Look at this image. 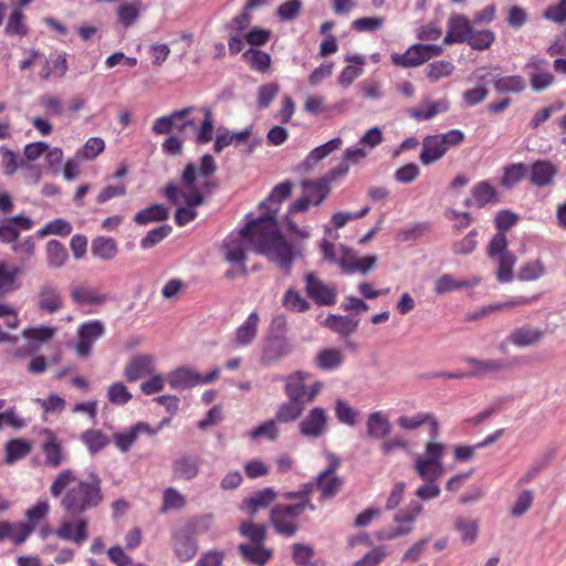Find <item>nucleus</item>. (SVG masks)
<instances>
[{"label": "nucleus", "mask_w": 566, "mask_h": 566, "mask_svg": "<svg viewBox=\"0 0 566 566\" xmlns=\"http://www.w3.org/2000/svg\"><path fill=\"white\" fill-rule=\"evenodd\" d=\"M277 497L276 492L272 488H265L255 492L253 495L243 500L244 507L253 515L258 511L270 506Z\"/></svg>", "instance_id": "36"}, {"label": "nucleus", "mask_w": 566, "mask_h": 566, "mask_svg": "<svg viewBox=\"0 0 566 566\" xmlns=\"http://www.w3.org/2000/svg\"><path fill=\"white\" fill-rule=\"evenodd\" d=\"M328 419V413L323 407H314L298 422V432L304 438L318 439L326 433Z\"/></svg>", "instance_id": "11"}, {"label": "nucleus", "mask_w": 566, "mask_h": 566, "mask_svg": "<svg viewBox=\"0 0 566 566\" xmlns=\"http://www.w3.org/2000/svg\"><path fill=\"white\" fill-rule=\"evenodd\" d=\"M81 441L85 444L91 454L98 453L109 443L108 437L97 429H87L82 432Z\"/></svg>", "instance_id": "49"}, {"label": "nucleus", "mask_w": 566, "mask_h": 566, "mask_svg": "<svg viewBox=\"0 0 566 566\" xmlns=\"http://www.w3.org/2000/svg\"><path fill=\"white\" fill-rule=\"evenodd\" d=\"M66 57L67 54L65 52H60L52 55L50 60H46L40 73L41 80L49 81L51 77H63L69 70Z\"/></svg>", "instance_id": "32"}, {"label": "nucleus", "mask_w": 566, "mask_h": 566, "mask_svg": "<svg viewBox=\"0 0 566 566\" xmlns=\"http://www.w3.org/2000/svg\"><path fill=\"white\" fill-rule=\"evenodd\" d=\"M21 273L20 268L0 261V300L20 287L18 277Z\"/></svg>", "instance_id": "29"}, {"label": "nucleus", "mask_w": 566, "mask_h": 566, "mask_svg": "<svg viewBox=\"0 0 566 566\" xmlns=\"http://www.w3.org/2000/svg\"><path fill=\"white\" fill-rule=\"evenodd\" d=\"M38 307L48 314H54L63 307L62 294L52 282H45L40 286Z\"/></svg>", "instance_id": "17"}, {"label": "nucleus", "mask_w": 566, "mask_h": 566, "mask_svg": "<svg viewBox=\"0 0 566 566\" xmlns=\"http://www.w3.org/2000/svg\"><path fill=\"white\" fill-rule=\"evenodd\" d=\"M471 193L476 206L480 208L500 202L496 189L488 180L476 182L472 187Z\"/></svg>", "instance_id": "35"}, {"label": "nucleus", "mask_w": 566, "mask_h": 566, "mask_svg": "<svg viewBox=\"0 0 566 566\" xmlns=\"http://www.w3.org/2000/svg\"><path fill=\"white\" fill-rule=\"evenodd\" d=\"M50 494L60 499L65 514H85L97 509L104 501L102 479L96 472L86 478L78 476L71 469L59 472L50 485Z\"/></svg>", "instance_id": "2"}, {"label": "nucleus", "mask_w": 566, "mask_h": 566, "mask_svg": "<svg viewBox=\"0 0 566 566\" xmlns=\"http://www.w3.org/2000/svg\"><path fill=\"white\" fill-rule=\"evenodd\" d=\"M238 549L245 562L258 566H264L273 557V549L264 544L241 543Z\"/></svg>", "instance_id": "25"}, {"label": "nucleus", "mask_w": 566, "mask_h": 566, "mask_svg": "<svg viewBox=\"0 0 566 566\" xmlns=\"http://www.w3.org/2000/svg\"><path fill=\"white\" fill-rule=\"evenodd\" d=\"M301 505L276 504L270 511V523L283 537H293L300 530L298 517L303 514Z\"/></svg>", "instance_id": "6"}, {"label": "nucleus", "mask_w": 566, "mask_h": 566, "mask_svg": "<svg viewBox=\"0 0 566 566\" xmlns=\"http://www.w3.org/2000/svg\"><path fill=\"white\" fill-rule=\"evenodd\" d=\"M4 33L8 36L23 38L29 34L27 17L20 7H15L8 17Z\"/></svg>", "instance_id": "42"}, {"label": "nucleus", "mask_w": 566, "mask_h": 566, "mask_svg": "<svg viewBox=\"0 0 566 566\" xmlns=\"http://www.w3.org/2000/svg\"><path fill=\"white\" fill-rule=\"evenodd\" d=\"M259 315L251 313L242 325L235 329L234 342L237 346H247L251 344L258 334Z\"/></svg>", "instance_id": "37"}, {"label": "nucleus", "mask_w": 566, "mask_h": 566, "mask_svg": "<svg viewBox=\"0 0 566 566\" xmlns=\"http://www.w3.org/2000/svg\"><path fill=\"white\" fill-rule=\"evenodd\" d=\"M450 104L446 98H441L433 102H426L418 107L409 109V115L418 122H423L433 118L440 113H444L449 109Z\"/></svg>", "instance_id": "30"}, {"label": "nucleus", "mask_w": 566, "mask_h": 566, "mask_svg": "<svg viewBox=\"0 0 566 566\" xmlns=\"http://www.w3.org/2000/svg\"><path fill=\"white\" fill-rule=\"evenodd\" d=\"M344 361V355L336 348H324L316 356V366L322 370H333Z\"/></svg>", "instance_id": "53"}, {"label": "nucleus", "mask_w": 566, "mask_h": 566, "mask_svg": "<svg viewBox=\"0 0 566 566\" xmlns=\"http://www.w3.org/2000/svg\"><path fill=\"white\" fill-rule=\"evenodd\" d=\"M444 453L446 444L442 442L433 440L426 444L424 454L415 461V470L423 481H437L444 474Z\"/></svg>", "instance_id": "5"}, {"label": "nucleus", "mask_w": 566, "mask_h": 566, "mask_svg": "<svg viewBox=\"0 0 566 566\" xmlns=\"http://www.w3.org/2000/svg\"><path fill=\"white\" fill-rule=\"evenodd\" d=\"M306 295L319 306H332L336 303L337 291L334 286L327 285L313 272L304 275Z\"/></svg>", "instance_id": "12"}, {"label": "nucleus", "mask_w": 566, "mask_h": 566, "mask_svg": "<svg viewBox=\"0 0 566 566\" xmlns=\"http://www.w3.org/2000/svg\"><path fill=\"white\" fill-rule=\"evenodd\" d=\"M239 532L242 536L250 539V544H264L268 533L262 524H254L251 521H244L240 524Z\"/></svg>", "instance_id": "59"}, {"label": "nucleus", "mask_w": 566, "mask_h": 566, "mask_svg": "<svg viewBox=\"0 0 566 566\" xmlns=\"http://www.w3.org/2000/svg\"><path fill=\"white\" fill-rule=\"evenodd\" d=\"M282 305L291 312L304 313L311 308L310 302L295 289H287L282 297Z\"/></svg>", "instance_id": "57"}, {"label": "nucleus", "mask_w": 566, "mask_h": 566, "mask_svg": "<svg viewBox=\"0 0 566 566\" xmlns=\"http://www.w3.org/2000/svg\"><path fill=\"white\" fill-rule=\"evenodd\" d=\"M530 182L536 187H546L553 184L557 175L556 166L549 160L538 159L530 169Z\"/></svg>", "instance_id": "22"}, {"label": "nucleus", "mask_w": 566, "mask_h": 566, "mask_svg": "<svg viewBox=\"0 0 566 566\" xmlns=\"http://www.w3.org/2000/svg\"><path fill=\"white\" fill-rule=\"evenodd\" d=\"M454 69V65L449 61H436L427 65L426 75L430 82L436 83L442 78L451 76Z\"/></svg>", "instance_id": "60"}, {"label": "nucleus", "mask_w": 566, "mask_h": 566, "mask_svg": "<svg viewBox=\"0 0 566 566\" xmlns=\"http://www.w3.org/2000/svg\"><path fill=\"white\" fill-rule=\"evenodd\" d=\"M422 511L423 507L420 503L411 502L407 509L400 510L395 514L394 521L397 527L392 530H379L376 533V538L378 541H392L411 533L416 520Z\"/></svg>", "instance_id": "7"}, {"label": "nucleus", "mask_w": 566, "mask_h": 566, "mask_svg": "<svg viewBox=\"0 0 566 566\" xmlns=\"http://www.w3.org/2000/svg\"><path fill=\"white\" fill-rule=\"evenodd\" d=\"M139 433L154 436L157 430H154L147 422L139 421L125 432L114 433L113 442L120 452H127L136 442Z\"/></svg>", "instance_id": "20"}, {"label": "nucleus", "mask_w": 566, "mask_h": 566, "mask_svg": "<svg viewBox=\"0 0 566 566\" xmlns=\"http://www.w3.org/2000/svg\"><path fill=\"white\" fill-rule=\"evenodd\" d=\"M312 483H314V489L319 491L321 501L335 497L344 484L343 479L337 474H327L323 472H319Z\"/></svg>", "instance_id": "24"}, {"label": "nucleus", "mask_w": 566, "mask_h": 566, "mask_svg": "<svg viewBox=\"0 0 566 566\" xmlns=\"http://www.w3.org/2000/svg\"><path fill=\"white\" fill-rule=\"evenodd\" d=\"M481 283V279L474 276L468 280H457L451 274H443L436 280L434 292L438 295L446 294L455 290L474 287Z\"/></svg>", "instance_id": "27"}, {"label": "nucleus", "mask_w": 566, "mask_h": 566, "mask_svg": "<svg viewBox=\"0 0 566 566\" xmlns=\"http://www.w3.org/2000/svg\"><path fill=\"white\" fill-rule=\"evenodd\" d=\"M465 361L474 368L473 370L468 371L469 377H479L505 368V364L502 360L467 358Z\"/></svg>", "instance_id": "54"}, {"label": "nucleus", "mask_w": 566, "mask_h": 566, "mask_svg": "<svg viewBox=\"0 0 566 566\" xmlns=\"http://www.w3.org/2000/svg\"><path fill=\"white\" fill-rule=\"evenodd\" d=\"M92 254L103 261L113 260L118 253L116 241L109 237H97L92 241Z\"/></svg>", "instance_id": "46"}, {"label": "nucleus", "mask_w": 566, "mask_h": 566, "mask_svg": "<svg viewBox=\"0 0 566 566\" xmlns=\"http://www.w3.org/2000/svg\"><path fill=\"white\" fill-rule=\"evenodd\" d=\"M530 172V168L524 163H515L506 165L503 168V175L500 179V184L505 189L514 188L520 181H522Z\"/></svg>", "instance_id": "45"}, {"label": "nucleus", "mask_w": 566, "mask_h": 566, "mask_svg": "<svg viewBox=\"0 0 566 566\" xmlns=\"http://www.w3.org/2000/svg\"><path fill=\"white\" fill-rule=\"evenodd\" d=\"M46 261L50 268H61L67 260V251L60 241L51 240L46 243Z\"/></svg>", "instance_id": "56"}, {"label": "nucleus", "mask_w": 566, "mask_h": 566, "mask_svg": "<svg viewBox=\"0 0 566 566\" xmlns=\"http://www.w3.org/2000/svg\"><path fill=\"white\" fill-rule=\"evenodd\" d=\"M495 41V34L491 30L476 31L472 28L467 43L474 50L483 51L489 49Z\"/></svg>", "instance_id": "64"}, {"label": "nucleus", "mask_w": 566, "mask_h": 566, "mask_svg": "<svg viewBox=\"0 0 566 566\" xmlns=\"http://www.w3.org/2000/svg\"><path fill=\"white\" fill-rule=\"evenodd\" d=\"M497 232L493 235L486 247V254L496 265V279L501 283L511 282L516 256L507 250L505 231L510 230L516 222L517 216L510 210H501L495 217Z\"/></svg>", "instance_id": "3"}, {"label": "nucleus", "mask_w": 566, "mask_h": 566, "mask_svg": "<svg viewBox=\"0 0 566 566\" xmlns=\"http://www.w3.org/2000/svg\"><path fill=\"white\" fill-rule=\"evenodd\" d=\"M192 111L193 107L189 106L182 109L175 111L168 116H161L156 118L153 124V132L157 135L168 134L172 128H176L177 122L189 116V114Z\"/></svg>", "instance_id": "44"}, {"label": "nucleus", "mask_w": 566, "mask_h": 566, "mask_svg": "<svg viewBox=\"0 0 566 566\" xmlns=\"http://www.w3.org/2000/svg\"><path fill=\"white\" fill-rule=\"evenodd\" d=\"M49 512L50 504L48 501H39L35 505L27 510V522L24 523V526L31 528V534L34 532L39 522L48 516Z\"/></svg>", "instance_id": "62"}, {"label": "nucleus", "mask_w": 566, "mask_h": 566, "mask_svg": "<svg viewBox=\"0 0 566 566\" xmlns=\"http://www.w3.org/2000/svg\"><path fill=\"white\" fill-rule=\"evenodd\" d=\"M70 296L77 305H101L106 302L107 296L86 285L71 287Z\"/></svg>", "instance_id": "31"}, {"label": "nucleus", "mask_w": 566, "mask_h": 566, "mask_svg": "<svg viewBox=\"0 0 566 566\" xmlns=\"http://www.w3.org/2000/svg\"><path fill=\"white\" fill-rule=\"evenodd\" d=\"M305 401H295L287 399L282 402L275 411L274 418L279 423H291L297 420L305 410Z\"/></svg>", "instance_id": "43"}, {"label": "nucleus", "mask_w": 566, "mask_h": 566, "mask_svg": "<svg viewBox=\"0 0 566 566\" xmlns=\"http://www.w3.org/2000/svg\"><path fill=\"white\" fill-rule=\"evenodd\" d=\"M153 371V357L148 355H140L133 357L127 363L124 375L127 381L133 382L146 375H150Z\"/></svg>", "instance_id": "26"}, {"label": "nucleus", "mask_w": 566, "mask_h": 566, "mask_svg": "<svg viewBox=\"0 0 566 566\" xmlns=\"http://www.w3.org/2000/svg\"><path fill=\"white\" fill-rule=\"evenodd\" d=\"M140 3H122L116 11L117 21L124 28L132 27L138 19L140 12Z\"/></svg>", "instance_id": "61"}, {"label": "nucleus", "mask_w": 566, "mask_h": 566, "mask_svg": "<svg viewBox=\"0 0 566 566\" xmlns=\"http://www.w3.org/2000/svg\"><path fill=\"white\" fill-rule=\"evenodd\" d=\"M367 433L373 439H384L391 431L389 419L381 411L371 412L366 422Z\"/></svg>", "instance_id": "38"}, {"label": "nucleus", "mask_w": 566, "mask_h": 566, "mask_svg": "<svg viewBox=\"0 0 566 566\" xmlns=\"http://www.w3.org/2000/svg\"><path fill=\"white\" fill-rule=\"evenodd\" d=\"M250 245L259 254L271 258L279 268L290 274L294 252L283 238L277 221L273 217L263 216L249 222L237 234L228 235L222 243L224 260L240 266V272H248L245 260Z\"/></svg>", "instance_id": "1"}, {"label": "nucleus", "mask_w": 566, "mask_h": 566, "mask_svg": "<svg viewBox=\"0 0 566 566\" xmlns=\"http://www.w3.org/2000/svg\"><path fill=\"white\" fill-rule=\"evenodd\" d=\"M311 377L310 373L296 370L284 378V392L287 399L295 401H305L306 385L305 380Z\"/></svg>", "instance_id": "23"}, {"label": "nucleus", "mask_w": 566, "mask_h": 566, "mask_svg": "<svg viewBox=\"0 0 566 566\" xmlns=\"http://www.w3.org/2000/svg\"><path fill=\"white\" fill-rule=\"evenodd\" d=\"M472 25L468 18L461 14L452 15L448 20V31L443 38V43L449 45L453 43H467L471 34Z\"/></svg>", "instance_id": "19"}, {"label": "nucleus", "mask_w": 566, "mask_h": 566, "mask_svg": "<svg viewBox=\"0 0 566 566\" xmlns=\"http://www.w3.org/2000/svg\"><path fill=\"white\" fill-rule=\"evenodd\" d=\"M172 549L180 562H189L198 553V544L190 527H181L172 534Z\"/></svg>", "instance_id": "14"}, {"label": "nucleus", "mask_w": 566, "mask_h": 566, "mask_svg": "<svg viewBox=\"0 0 566 566\" xmlns=\"http://www.w3.org/2000/svg\"><path fill=\"white\" fill-rule=\"evenodd\" d=\"M200 458L192 454H182L171 464L172 478L175 480L191 481L200 472Z\"/></svg>", "instance_id": "18"}, {"label": "nucleus", "mask_w": 566, "mask_h": 566, "mask_svg": "<svg viewBox=\"0 0 566 566\" xmlns=\"http://www.w3.org/2000/svg\"><path fill=\"white\" fill-rule=\"evenodd\" d=\"M543 337L542 329L525 325L515 328L510 335V340L517 347H527L538 343Z\"/></svg>", "instance_id": "39"}, {"label": "nucleus", "mask_w": 566, "mask_h": 566, "mask_svg": "<svg viewBox=\"0 0 566 566\" xmlns=\"http://www.w3.org/2000/svg\"><path fill=\"white\" fill-rule=\"evenodd\" d=\"M67 517L60 522L55 530V536L62 541L83 545L88 539L90 520L85 514H66Z\"/></svg>", "instance_id": "8"}, {"label": "nucleus", "mask_w": 566, "mask_h": 566, "mask_svg": "<svg viewBox=\"0 0 566 566\" xmlns=\"http://www.w3.org/2000/svg\"><path fill=\"white\" fill-rule=\"evenodd\" d=\"M314 491V483H303L300 485L296 491H289L282 494V497L286 501H296L293 505H301L302 511L306 510L314 512L316 506L313 504L311 500V495Z\"/></svg>", "instance_id": "41"}, {"label": "nucleus", "mask_w": 566, "mask_h": 566, "mask_svg": "<svg viewBox=\"0 0 566 566\" xmlns=\"http://www.w3.org/2000/svg\"><path fill=\"white\" fill-rule=\"evenodd\" d=\"M196 172L197 166L189 163L181 175V184L188 192L181 191L174 182H169L165 190L164 196L172 205H179L180 198L185 200L187 207L196 209L205 202L203 193L196 188Z\"/></svg>", "instance_id": "4"}, {"label": "nucleus", "mask_w": 566, "mask_h": 566, "mask_svg": "<svg viewBox=\"0 0 566 566\" xmlns=\"http://www.w3.org/2000/svg\"><path fill=\"white\" fill-rule=\"evenodd\" d=\"M302 187L305 189V197L310 198L313 206H319L331 192V187L322 179L303 180Z\"/></svg>", "instance_id": "47"}, {"label": "nucleus", "mask_w": 566, "mask_h": 566, "mask_svg": "<svg viewBox=\"0 0 566 566\" xmlns=\"http://www.w3.org/2000/svg\"><path fill=\"white\" fill-rule=\"evenodd\" d=\"M497 93H521L525 88V81L520 75L496 76L493 81Z\"/></svg>", "instance_id": "55"}, {"label": "nucleus", "mask_w": 566, "mask_h": 566, "mask_svg": "<svg viewBox=\"0 0 566 566\" xmlns=\"http://www.w3.org/2000/svg\"><path fill=\"white\" fill-rule=\"evenodd\" d=\"M377 258L375 255H366L353 262H348L343 259L339 261V266L342 268V271L347 274H353L355 272L366 274L375 266Z\"/></svg>", "instance_id": "58"}, {"label": "nucleus", "mask_w": 566, "mask_h": 566, "mask_svg": "<svg viewBox=\"0 0 566 566\" xmlns=\"http://www.w3.org/2000/svg\"><path fill=\"white\" fill-rule=\"evenodd\" d=\"M442 54V48L436 44H412L402 53L391 54V62L399 67H417L433 56Z\"/></svg>", "instance_id": "10"}, {"label": "nucleus", "mask_w": 566, "mask_h": 566, "mask_svg": "<svg viewBox=\"0 0 566 566\" xmlns=\"http://www.w3.org/2000/svg\"><path fill=\"white\" fill-rule=\"evenodd\" d=\"M444 155L446 153L436 135H429L423 138L422 149L419 155V159L423 165H432Z\"/></svg>", "instance_id": "34"}, {"label": "nucleus", "mask_w": 566, "mask_h": 566, "mask_svg": "<svg viewBox=\"0 0 566 566\" xmlns=\"http://www.w3.org/2000/svg\"><path fill=\"white\" fill-rule=\"evenodd\" d=\"M291 353V346L283 336L269 337L263 346L261 363L271 365Z\"/></svg>", "instance_id": "21"}, {"label": "nucleus", "mask_w": 566, "mask_h": 566, "mask_svg": "<svg viewBox=\"0 0 566 566\" xmlns=\"http://www.w3.org/2000/svg\"><path fill=\"white\" fill-rule=\"evenodd\" d=\"M31 535V528L23 522H0V542L9 539L14 545L23 544Z\"/></svg>", "instance_id": "28"}, {"label": "nucleus", "mask_w": 566, "mask_h": 566, "mask_svg": "<svg viewBox=\"0 0 566 566\" xmlns=\"http://www.w3.org/2000/svg\"><path fill=\"white\" fill-rule=\"evenodd\" d=\"M34 222L27 216L18 214L4 218L0 221V242L14 243L20 231H28L33 228Z\"/></svg>", "instance_id": "15"}, {"label": "nucleus", "mask_w": 566, "mask_h": 566, "mask_svg": "<svg viewBox=\"0 0 566 566\" xmlns=\"http://www.w3.org/2000/svg\"><path fill=\"white\" fill-rule=\"evenodd\" d=\"M323 325L338 334L340 337H347L357 331L358 321L348 316L331 314L325 318Z\"/></svg>", "instance_id": "40"}, {"label": "nucleus", "mask_w": 566, "mask_h": 566, "mask_svg": "<svg viewBox=\"0 0 566 566\" xmlns=\"http://www.w3.org/2000/svg\"><path fill=\"white\" fill-rule=\"evenodd\" d=\"M0 157L6 176H12L19 168L27 166L25 159L7 146H0Z\"/></svg>", "instance_id": "52"}, {"label": "nucleus", "mask_w": 566, "mask_h": 566, "mask_svg": "<svg viewBox=\"0 0 566 566\" xmlns=\"http://www.w3.org/2000/svg\"><path fill=\"white\" fill-rule=\"evenodd\" d=\"M105 333V325L98 319L82 323L77 328L76 354L86 358L91 355L93 344Z\"/></svg>", "instance_id": "13"}, {"label": "nucleus", "mask_w": 566, "mask_h": 566, "mask_svg": "<svg viewBox=\"0 0 566 566\" xmlns=\"http://www.w3.org/2000/svg\"><path fill=\"white\" fill-rule=\"evenodd\" d=\"M398 426L403 430H416L428 423L430 426V441L437 440L439 437V422L432 413L418 412L412 416L402 415L397 420Z\"/></svg>", "instance_id": "16"}, {"label": "nucleus", "mask_w": 566, "mask_h": 566, "mask_svg": "<svg viewBox=\"0 0 566 566\" xmlns=\"http://www.w3.org/2000/svg\"><path fill=\"white\" fill-rule=\"evenodd\" d=\"M242 57L256 72L266 73L271 67V55L258 49L247 50Z\"/></svg>", "instance_id": "51"}, {"label": "nucleus", "mask_w": 566, "mask_h": 566, "mask_svg": "<svg viewBox=\"0 0 566 566\" xmlns=\"http://www.w3.org/2000/svg\"><path fill=\"white\" fill-rule=\"evenodd\" d=\"M44 463L50 468H59L63 461V449L53 432L48 431V439L42 444Z\"/></svg>", "instance_id": "33"}, {"label": "nucleus", "mask_w": 566, "mask_h": 566, "mask_svg": "<svg viewBox=\"0 0 566 566\" xmlns=\"http://www.w3.org/2000/svg\"><path fill=\"white\" fill-rule=\"evenodd\" d=\"M455 530L461 534L462 542L471 545L476 541L479 523L476 520L460 517L455 521Z\"/></svg>", "instance_id": "63"}, {"label": "nucleus", "mask_w": 566, "mask_h": 566, "mask_svg": "<svg viewBox=\"0 0 566 566\" xmlns=\"http://www.w3.org/2000/svg\"><path fill=\"white\" fill-rule=\"evenodd\" d=\"M220 377V369L214 368L207 375H201L190 367H180L167 376L169 386L177 390L207 385L216 381Z\"/></svg>", "instance_id": "9"}, {"label": "nucleus", "mask_w": 566, "mask_h": 566, "mask_svg": "<svg viewBox=\"0 0 566 566\" xmlns=\"http://www.w3.org/2000/svg\"><path fill=\"white\" fill-rule=\"evenodd\" d=\"M169 217L168 209L163 205H151L143 210H139L134 216V221L139 226H145L150 222L165 221Z\"/></svg>", "instance_id": "48"}, {"label": "nucleus", "mask_w": 566, "mask_h": 566, "mask_svg": "<svg viewBox=\"0 0 566 566\" xmlns=\"http://www.w3.org/2000/svg\"><path fill=\"white\" fill-rule=\"evenodd\" d=\"M32 450V444L22 439H12L6 444L4 462L12 464L25 458Z\"/></svg>", "instance_id": "50"}]
</instances>
